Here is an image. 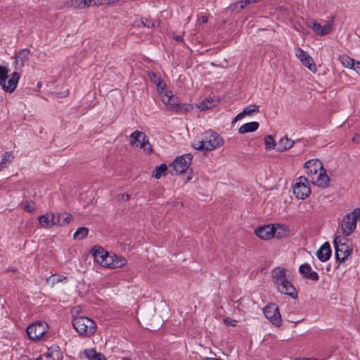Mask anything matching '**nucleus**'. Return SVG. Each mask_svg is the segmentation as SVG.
<instances>
[{
    "mask_svg": "<svg viewBox=\"0 0 360 360\" xmlns=\"http://www.w3.org/2000/svg\"><path fill=\"white\" fill-rule=\"evenodd\" d=\"M295 56L300 60L302 64L308 68L310 71L315 72L317 70L313 58L307 51L302 49L301 48H296L295 49Z\"/></svg>",
    "mask_w": 360,
    "mask_h": 360,
    "instance_id": "nucleus-12",
    "label": "nucleus"
},
{
    "mask_svg": "<svg viewBox=\"0 0 360 360\" xmlns=\"http://www.w3.org/2000/svg\"><path fill=\"white\" fill-rule=\"evenodd\" d=\"M255 235L262 240H267L274 238L273 224H267L255 229Z\"/></svg>",
    "mask_w": 360,
    "mask_h": 360,
    "instance_id": "nucleus-15",
    "label": "nucleus"
},
{
    "mask_svg": "<svg viewBox=\"0 0 360 360\" xmlns=\"http://www.w3.org/2000/svg\"><path fill=\"white\" fill-rule=\"evenodd\" d=\"M359 219H360V208L359 207L354 209L342 218L341 230L345 236H348L354 231L356 227V221Z\"/></svg>",
    "mask_w": 360,
    "mask_h": 360,
    "instance_id": "nucleus-5",
    "label": "nucleus"
},
{
    "mask_svg": "<svg viewBox=\"0 0 360 360\" xmlns=\"http://www.w3.org/2000/svg\"><path fill=\"white\" fill-rule=\"evenodd\" d=\"M23 210L27 212H32L35 210L34 203L32 202H27L23 207Z\"/></svg>",
    "mask_w": 360,
    "mask_h": 360,
    "instance_id": "nucleus-40",
    "label": "nucleus"
},
{
    "mask_svg": "<svg viewBox=\"0 0 360 360\" xmlns=\"http://www.w3.org/2000/svg\"><path fill=\"white\" fill-rule=\"evenodd\" d=\"M272 278L277 290L283 294L294 297L297 292L295 287L288 280L286 270L277 267L272 271Z\"/></svg>",
    "mask_w": 360,
    "mask_h": 360,
    "instance_id": "nucleus-3",
    "label": "nucleus"
},
{
    "mask_svg": "<svg viewBox=\"0 0 360 360\" xmlns=\"http://www.w3.org/2000/svg\"><path fill=\"white\" fill-rule=\"evenodd\" d=\"M294 141L288 139L287 136L281 138L276 142V151L283 152L289 150L294 145Z\"/></svg>",
    "mask_w": 360,
    "mask_h": 360,
    "instance_id": "nucleus-24",
    "label": "nucleus"
},
{
    "mask_svg": "<svg viewBox=\"0 0 360 360\" xmlns=\"http://www.w3.org/2000/svg\"><path fill=\"white\" fill-rule=\"evenodd\" d=\"M174 39L176 41H181L183 40L182 37L181 36H176L174 37Z\"/></svg>",
    "mask_w": 360,
    "mask_h": 360,
    "instance_id": "nucleus-47",
    "label": "nucleus"
},
{
    "mask_svg": "<svg viewBox=\"0 0 360 360\" xmlns=\"http://www.w3.org/2000/svg\"><path fill=\"white\" fill-rule=\"evenodd\" d=\"M335 246V257L337 261L345 262L351 257L352 248L346 243V238L336 237L333 241Z\"/></svg>",
    "mask_w": 360,
    "mask_h": 360,
    "instance_id": "nucleus-6",
    "label": "nucleus"
},
{
    "mask_svg": "<svg viewBox=\"0 0 360 360\" xmlns=\"http://www.w3.org/2000/svg\"><path fill=\"white\" fill-rule=\"evenodd\" d=\"M306 278L312 281H317L319 279V274L316 271H311Z\"/></svg>",
    "mask_w": 360,
    "mask_h": 360,
    "instance_id": "nucleus-42",
    "label": "nucleus"
},
{
    "mask_svg": "<svg viewBox=\"0 0 360 360\" xmlns=\"http://www.w3.org/2000/svg\"><path fill=\"white\" fill-rule=\"evenodd\" d=\"M106 258L104 259L103 263L100 265L104 267L111 268V269H117L124 266L127 264L126 259L116 255H110L108 252L107 254Z\"/></svg>",
    "mask_w": 360,
    "mask_h": 360,
    "instance_id": "nucleus-13",
    "label": "nucleus"
},
{
    "mask_svg": "<svg viewBox=\"0 0 360 360\" xmlns=\"http://www.w3.org/2000/svg\"><path fill=\"white\" fill-rule=\"evenodd\" d=\"M84 355L89 360H106L105 356L97 352L94 348L84 349Z\"/></svg>",
    "mask_w": 360,
    "mask_h": 360,
    "instance_id": "nucleus-27",
    "label": "nucleus"
},
{
    "mask_svg": "<svg viewBox=\"0 0 360 360\" xmlns=\"http://www.w3.org/2000/svg\"><path fill=\"white\" fill-rule=\"evenodd\" d=\"M259 112V106L252 104L245 107L240 113H238L233 120L232 124H234L239 120L243 119L245 116L250 115L252 113L258 112Z\"/></svg>",
    "mask_w": 360,
    "mask_h": 360,
    "instance_id": "nucleus-20",
    "label": "nucleus"
},
{
    "mask_svg": "<svg viewBox=\"0 0 360 360\" xmlns=\"http://www.w3.org/2000/svg\"><path fill=\"white\" fill-rule=\"evenodd\" d=\"M224 143L222 137L217 133L210 130L201 134L192 143L193 147L200 151H211Z\"/></svg>",
    "mask_w": 360,
    "mask_h": 360,
    "instance_id": "nucleus-2",
    "label": "nucleus"
},
{
    "mask_svg": "<svg viewBox=\"0 0 360 360\" xmlns=\"http://www.w3.org/2000/svg\"><path fill=\"white\" fill-rule=\"evenodd\" d=\"M274 235V238H283L288 236L290 233L289 228L282 224H273Z\"/></svg>",
    "mask_w": 360,
    "mask_h": 360,
    "instance_id": "nucleus-22",
    "label": "nucleus"
},
{
    "mask_svg": "<svg viewBox=\"0 0 360 360\" xmlns=\"http://www.w3.org/2000/svg\"><path fill=\"white\" fill-rule=\"evenodd\" d=\"M89 229L86 227L79 228L74 233L75 239L82 240L88 236Z\"/></svg>",
    "mask_w": 360,
    "mask_h": 360,
    "instance_id": "nucleus-34",
    "label": "nucleus"
},
{
    "mask_svg": "<svg viewBox=\"0 0 360 360\" xmlns=\"http://www.w3.org/2000/svg\"><path fill=\"white\" fill-rule=\"evenodd\" d=\"M340 58L341 63L345 68L352 69L355 65V60L347 56H342Z\"/></svg>",
    "mask_w": 360,
    "mask_h": 360,
    "instance_id": "nucleus-33",
    "label": "nucleus"
},
{
    "mask_svg": "<svg viewBox=\"0 0 360 360\" xmlns=\"http://www.w3.org/2000/svg\"><path fill=\"white\" fill-rule=\"evenodd\" d=\"M316 256L318 259L322 262H326L329 259L331 256V249L330 244L326 242L324 243L317 250Z\"/></svg>",
    "mask_w": 360,
    "mask_h": 360,
    "instance_id": "nucleus-19",
    "label": "nucleus"
},
{
    "mask_svg": "<svg viewBox=\"0 0 360 360\" xmlns=\"http://www.w3.org/2000/svg\"><path fill=\"white\" fill-rule=\"evenodd\" d=\"M53 223L54 225L65 226L72 220V215L68 213H52Z\"/></svg>",
    "mask_w": 360,
    "mask_h": 360,
    "instance_id": "nucleus-18",
    "label": "nucleus"
},
{
    "mask_svg": "<svg viewBox=\"0 0 360 360\" xmlns=\"http://www.w3.org/2000/svg\"><path fill=\"white\" fill-rule=\"evenodd\" d=\"M67 279V277L63 276V275H60L57 277L56 278V281H52V285H54L57 283H59V282H62L63 281H65Z\"/></svg>",
    "mask_w": 360,
    "mask_h": 360,
    "instance_id": "nucleus-44",
    "label": "nucleus"
},
{
    "mask_svg": "<svg viewBox=\"0 0 360 360\" xmlns=\"http://www.w3.org/2000/svg\"><path fill=\"white\" fill-rule=\"evenodd\" d=\"M193 156L191 154H184L177 157L172 164V174H180L185 172L189 167Z\"/></svg>",
    "mask_w": 360,
    "mask_h": 360,
    "instance_id": "nucleus-9",
    "label": "nucleus"
},
{
    "mask_svg": "<svg viewBox=\"0 0 360 360\" xmlns=\"http://www.w3.org/2000/svg\"><path fill=\"white\" fill-rule=\"evenodd\" d=\"M264 314L265 317L276 326L281 324V318L278 310V307L276 304H268L264 308Z\"/></svg>",
    "mask_w": 360,
    "mask_h": 360,
    "instance_id": "nucleus-11",
    "label": "nucleus"
},
{
    "mask_svg": "<svg viewBox=\"0 0 360 360\" xmlns=\"http://www.w3.org/2000/svg\"><path fill=\"white\" fill-rule=\"evenodd\" d=\"M224 323L226 325V326H236V323L237 321L234 319H232L229 317H226L224 319Z\"/></svg>",
    "mask_w": 360,
    "mask_h": 360,
    "instance_id": "nucleus-41",
    "label": "nucleus"
},
{
    "mask_svg": "<svg viewBox=\"0 0 360 360\" xmlns=\"http://www.w3.org/2000/svg\"><path fill=\"white\" fill-rule=\"evenodd\" d=\"M62 360L63 354L58 346L53 345L47 349V351L41 354L37 360Z\"/></svg>",
    "mask_w": 360,
    "mask_h": 360,
    "instance_id": "nucleus-16",
    "label": "nucleus"
},
{
    "mask_svg": "<svg viewBox=\"0 0 360 360\" xmlns=\"http://www.w3.org/2000/svg\"><path fill=\"white\" fill-rule=\"evenodd\" d=\"M92 256L94 258V260L98 264H101L105 259L108 252L105 251L102 247L96 246L94 247L91 251Z\"/></svg>",
    "mask_w": 360,
    "mask_h": 360,
    "instance_id": "nucleus-23",
    "label": "nucleus"
},
{
    "mask_svg": "<svg viewBox=\"0 0 360 360\" xmlns=\"http://www.w3.org/2000/svg\"><path fill=\"white\" fill-rule=\"evenodd\" d=\"M39 222L44 228H50L53 226V219L51 214H44L39 217Z\"/></svg>",
    "mask_w": 360,
    "mask_h": 360,
    "instance_id": "nucleus-31",
    "label": "nucleus"
},
{
    "mask_svg": "<svg viewBox=\"0 0 360 360\" xmlns=\"http://www.w3.org/2000/svg\"><path fill=\"white\" fill-rule=\"evenodd\" d=\"M49 326L46 322L37 321L27 328V334L32 340H39L48 330Z\"/></svg>",
    "mask_w": 360,
    "mask_h": 360,
    "instance_id": "nucleus-8",
    "label": "nucleus"
},
{
    "mask_svg": "<svg viewBox=\"0 0 360 360\" xmlns=\"http://www.w3.org/2000/svg\"><path fill=\"white\" fill-rule=\"evenodd\" d=\"M299 271L306 278L309 273L311 271V268L309 264H304L300 266Z\"/></svg>",
    "mask_w": 360,
    "mask_h": 360,
    "instance_id": "nucleus-37",
    "label": "nucleus"
},
{
    "mask_svg": "<svg viewBox=\"0 0 360 360\" xmlns=\"http://www.w3.org/2000/svg\"><path fill=\"white\" fill-rule=\"evenodd\" d=\"M8 69L6 66L0 65V84L5 79H8Z\"/></svg>",
    "mask_w": 360,
    "mask_h": 360,
    "instance_id": "nucleus-38",
    "label": "nucleus"
},
{
    "mask_svg": "<svg viewBox=\"0 0 360 360\" xmlns=\"http://www.w3.org/2000/svg\"><path fill=\"white\" fill-rule=\"evenodd\" d=\"M295 360H317L316 359H306V358H302V359H297Z\"/></svg>",
    "mask_w": 360,
    "mask_h": 360,
    "instance_id": "nucleus-49",
    "label": "nucleus"
},
{
    "mask_svg": "<svg viewBox=\"0 0 360 360\" xmlns=\"http://www.w3.org/2000/svg\"><path fill=\"white\" fill-rule=\"evenodd\" d=\"M129 143L132 146L142 148L147 154H150L153 151L152 146L148 142L145 133L143 131H134L129 136Z\"/></svg>",
    "mask_w": 360,
    "mask_h": 360,
    "instance_id": "nucleus-7",
    "label": "nucleus"
},
{
    "mask_svg": "<svg viewBox=\"0 0 360 360\" xmlns=\"http://www.w3.org/2000/svg\"><path fill=\"white\" fill-rule=\"evenodd\" d=\"M259 127V124L257 122H250L242 124L238 129V133L240 134H244L246 133H251L257 131Z\"/></svg>",
    "mask_w": 360,
    "mask_h": 360,
    "instance_id": "nucleus-26",
    "label": "nucleus"
},
{
    "mask_svg": "<svg viewBox=\"0 0 360 360\" xmlns=\"http://www.w3.org/2000/svg\"><path fill=\"white\" fill-rule=\"evenodd\" d=\"M218 103L219 101L217 99H215L214 98H208L199 103L197 105V107L200 110L203 111L216 106Z\"/></svg>",
    "mask_w": 360,
    "mask_h": 360,
    "instance_id": "nucleus-28",
    "label": "nucleus"
},
{
    "mask_svg": "<svg viewBox=\"0 0 360 360\" xmlns=\"http://www.w3.org/2000/svg\"><path fill=\"white\" fill-rule=\"evenodd\" d=\"M13 157L11 153L6 152L2 157L1 162H0V171L7 167L8 165L11 162Z\"/></svg>",
    "mask_w": 360,
    "mask_h": 360,
    "instance_id": "nucleus-32",
    "label": "nucleus"
},
{
    "mask_svg": "<svg viewBox=\"0 0 360 360\" xmlns=\"http://www.w3.org/2000/svg\"><path fill=\"white\" fill-rule=\"evenodd\" d=\"M20 78V74L15 71L9 77L8 76V79L3 80L0 85L4 91L13 93L18 86Z\"/></svg>",
    "mask_w": 360,
    "mask_h": 360,
    "instance_id": "nucleus-14",
    "label": "nucleus"
},
{
    "mask_svg": "<svg viewBox=\"0 0 360 360\" xmlns=\"http://www.w3.org/2000/svg\"><path fill=\"white\" fill-rule=\"evenodd\" d=\"M166 108L169 111H178L180 109L179 98L171 92L164 95L161 98Z\"/></svg>",
    "mask_w": 360,
    "mask_h": 360,
    "instance_id": "nucleus-17",
    "label": "nucleus"
},
{
    "mask_svg": "<svg viewBox=\"0 0 360 360\" xmlns=\"http://www.w3.org/2000/svg\"><path fill=\"white\" fill-rule=\"evenodd\" d=\"M120 0H87L85 1L87 6H99L105 5H113L119 2Z\"/></svg>",
    "mask_w": 360,
    "mask_h": 360,
    "instance_id": "nucleus-29",
    "label": "nucleus"
},
{
    "mask_svg": "<svg viewBox=\"0 0 360 360\" xmlns=\"http://www.w3.org/2000/svg\"><path fill=\"white\" fill-rule=\"evenodd\" d=\"M305 176H300L293 187V193L298 199L304 200L307 198L311 193L310 188L308 186V181Z\"/></svg>",
    "mask_w": 360,
    "mask_h": 360,
    "instance_id": "nucleus-10",
    "label": "nucleus"
},
{
    "mask_svg": "<svg viewBox=\"0 0 360 360\" xmlns=\"http://www.w3.org/2000/svg\"><path fill=\"white\" fill-rule=\"evenodd\" d=\"M309 27L314 30V31L321 36L329 34L332 31V25L330 23H326L323 26H321L319 22L313 21L309 25Z\"/></svg>",
    "mask_w": 360,
    "mask_h": 360,
    "instance_id": "nucleus-21",
    "label": "nucleus"
},
{
    "mask_svg": "<svg viewBox=\"0 0 360 360\" xmlns=\"http://www.w3.org/2000/svg\"><path fill=\"white\" fill-rule=\"evenodd\" d=\"M140 23L144 26V27H154V23L153 22H151L150 20H148L147 19L146 20H142Z\"/></svg>",
    "mask_w": 360,
    "mask_h": 360,
    "instance_id": "nucleus-43",
    "label": "nucleus"
},
{
    "mask_svg": "<svg viewBox=\"0 0 360 360\" xmlns=\"http://www.w3.org/2000/svg\"><path fill=\"white\" fill-rule=\"evenodd\" d=\"M352 69L360 75V62L355 61V65L353 66Z\"/></svg>",
    "mask_w": 360,
    "mask_h": 360,
    "instance_id": "nucleus-45",
    "label": "nucleus"
},
{
    "mask_svg": "<svg viewBox=\"0 0 360 360\" xmlns=\"http://www.w3.org/2000/svg\"><path fill=\"white\" fill-rule=\"evenodd\" d=\"M158 93L159 94L160 98H163L164 95H167L169 93L166 90V84L162 80L158 82V84L156 85Z\"/></svg>",
    "mask_w": 360,
    "mask_h": 360,
    "instance_id": "nucleus-36",
    "label": "nucleus"
},
{
    "mask_svg": "<svg viewBox=\"0 0 360 360\" xmlns=\"http://www.w3.org/2000/svg\"><path fill=\"white\" fill-rule=\"evenodd\" d=\"M30 56V50L23 49L19 51L15 58L16 66L22 67L25 63L28 60Z\"/></svg>",
    "mask_w": 360,
    "mask_h": 360,
    "instance_id": "nucleus-25",
    "label": "nucleus"
},
{
    "mask_svg": "<svg viewBox=\"0 0 360 360\" xmlns=\"http://www.w3.org/2000/svg\"><path fill=\"white\" fill-rule=\"evenodd\" d=\"M200 20L202 22V23H206L207 22V16L205 15H202L200 17Z\"/></svg>",
    "mask_w": 360,
    "mask_h": 360,
    "instance_id": "nucleus-46",
    "label": "nucleus"
},
{
    "mask_svg": "<svg viewBox=\"0 0 360 360\" xmlns=\"http://www.w3.org/2000/svg\"><path fill=\"white\" fill-rule=\"evenodd\" d=\"M264 144L266 149H275L276 150V142L271 136H267L264 138Z\"/></svg>",
    "mask_w": 360,
    "mask_h": 360,
    "instance_id": "nucleus-35",
    "label": "nucleus"
},
{
    "mask_svg": "<svg viewBox=\"0 0 360 360\" xmlns=\"http://www.w3.org/2000/svg\"><path fill=\"white\" fill-rule=\"evenodd\" d=\"M129 198H130V196L128 194L123 195V198H124L126 200H129Z\"/></svg>",
    "mask_w": 360,
    "mask_h": 360,
    "instance_id": "nucleus-50",
    "label": "nucleus"
},
{
    "mask_svg": "<svg viewBox=\"0 0 360 360\" xmlns=\"http://www.w3.org/2000/svg\"><path fill=\"white\" fill-rule=\"evenodd\" d=\"M167 166L166 164H161L160 166H157L153 172L152 176L156 179H160L165 176L167 173Z\"/></svg>",
    "mask_w": 360,
    "mask_h": 360,
    "instance_id": "nucleus-30",
    "label": "nucleus"
},
{
    "mask_svg": "<svg viewBox=\"0 0 360 360\" xmlns=\"http://www.w3.org/2000/svg\"><path fill=\"white\" fill-rule=\"evenodd\" d=\"M122 360H131V359L129 358H124Z\"/></svg>",
    "mask_w": 360,
    "mask_h": 360,
    "instance_id": "nucleus-51",
    "label": "nucleus"
},
{
    "mask_svg": "<svg viewBox=\"0 0 360 360\" xmlns=\"http://www.w3.org/2000/svg\"><path fill=\"white\" fill-rule=\"evenodd\" d=\"M148 77H149L150 81L153 83H154L155 85H157L158 84V82L162 81L161 78L159 76H158L155 73H154L153 72H149Z\"/></svg>",
    "mask_w": 360,
    "mask_h": 360,
    "instance_id": "nucleus-39",
    "label": "nucleus"
},
{
    "mask_svg": "<svg viewBox=\"0 0 360 360\" xmlns=\"http://www.w3.org/2000/svg\"><path fill=\"white\" fill-rule=\"evenodd\" d=\"M47 281L51 282L52 283V281H56V278L50 276L47 278Z\"/></svg>",
    "mask_w": 360,
    "mask_h": 360,
    "instance_id": "nucleus-48",
    "label": "nucleus"
},
{
    "mask_svg": "<svg viewBox=\"0 0 360 360\" xmlns=\"http://www.w3.org/2000/svg\"><path fill=\"white\" fill-rule=\"evenodd\" d=\"M304 169L307 176L306 178L313 184L321 188H326L328 186L330 179L319 160H308L304 164Z\"/></svg>",
    "mask_w": 360,
    "mask_h": 360,
    "instance_id": "nucleus-1",
    "label": "nucleus"
},
{
    "mask_svg": "<svg viewBox=\"0 0 360 360\" xmlns=\"http://www.w3.org/2000/svg\"><path fill=\"white\" fill-rule=\"evenodd\" d=\"M72 326L75 330L84 337H90L96 330V324L94 320L86 316H77L72 319Z\"/></svg>",
    "mask_w": 360,
    "mask_h": 360,
    "instance_id": "nucleus-4",
    "label": "nucleus"
}]
</instances>
